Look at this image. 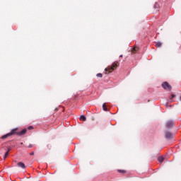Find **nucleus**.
<instances>
[{
	"label": "nucleus",
	"mask_w": 181,
	"mask_h": 181,
	"mask_svg": "<svg viewBox=\"0 0 181 181\" xmlns=\"http://www.w3.org/2000/svg\"><path fill=\"white\" fill-rule=\"evenodd\" d=\"M119 66V62L115 61V62L112 63L111 66H109L105 69V71L108 73H112L113 70H115L117 67Z\"/></svg>",
	"instance_id": "obj_1"
},
{
	"label": "nucleus",
	"mask_w": 181,
	"mask_h": 181,
	"mask_svg": "<svg viewBox=\"0 0 181 181\" xmlns=\"http://www.w3.org/2000/svg\"><path fill=\"white\" fill-rule=\"evenodd\" d=\"M161 86L164 90H167L168 91H170L172 90V86H170L168 82H163Z\"/></svg>",
	"instance_id": "obj_2"
},
{
	"label": "nucleus",
	"mask_w": 181,
	"mask_h": 181,
	"mask_svg": "<svg viewBox=\"0 0 181 181\" xmlns=\"http://www.w3.org/2000/svg\"><path fill=\"white\" fill-rule=\"evenodd\" d=\"M175 125V123L173 122V121L172 120H170V121H168L165 124V127L166 128L169 129V128H173Z\"/></svg>",
	"instance_id": "obj_3"
},
{
	"label": "nucleus",
	"mask_w": 181,
	"mask_h": 181,
	"mask_svg": "<svg viewBox=\"0 0 181 181\" xmlns=\"http://www.w3.org/2000/svg\"><path fill=\"white\" fill-rule=\"evenodd\" d=\"M165 136L166 139H171V138H173V134L170 132H165Z\"/></svg>",
	"instance_id": "obj_4"
},
{
	"label": "nucleus",
	"mask_w": 181,
	"mask_h": 181,
	"mask_svg": "<svg viewBox=\"0 0 181 181\" xmlns=\"http://www.w3.org/2000/svg\"><path fill=\"white\" fill-rule=\"evenodd\" d=\"M27 132H28V129H24L22 131L18 132L17 135H18L19 136H22V135H25V134H26Z\"/></svg>",
	"instance_id": "obj_5"
},
{
	"label": "nucleus",
	"mask_w": 181,
	"mask_h": 181,
	"mask_svg": "<svg viewBox=\"0 0 181 181\" xmlns=\"http://www.w3.org/2000/svg\"><path fill=\"white\" fill-rule=\"evenodd\" d=\"M17 166H18V168H22V169H26V165H25V163L22 162L18 163Z\"/></svg>",
	"instance_id": "obj_6"
},
{
	"label": "nucleus",
	"mask_w": 181,
	"mask_h": 181,
	"mask_svg": "<svg viewBox=\"0 0 181 181\" xmlns=\"http://www.w3.org/2000/svg\"><path fill=\"white\" fill-rule=\"evenodd\" d=\"M16 131H18V128L12 129L11 132L8 134H10V136L15 135V134H16V135H18V132H16Z\"/></svg>",
	"instance_id": "obj_7"
},
{
	"label": "nucleus",
	"mask_w": 181,
	"mask_h": 181,
	"mask_svg": "<svg viewBox=\"0 0 181 181\" xmlns=\"http://www.w3.org/2000/svg\"><path fill=\"white\" fill-rule=\"evenodd\" d=\"M138 50H139V47L135 46L132 50V52L133 54H135V53H136V52H138Z\"/></svg>",
	"instance_id": "obj_8"
},
{
	"label": "nucleus",
	"mask_w": 181,
	"mask_h": 181,
	"mask_svg": "<svg viewBox=\"0 0 181 181\" xmlns=\"http://www.w3.org/2000/svg\"><path fill=\"white\" fill-rule=\"evenodd\" d=\"M175 97H176V95L172 94L171 97L170 98V103H173L175 100H173V98H175Z\"/></svg>",
	"instance_id": "obj_9"
},
{
	"label": "nucleus",
	"mask_w": 181,
	"mask_h": 181,
	"mask_svg": "<svg viewBox=\"0 0 181 181\" xmlns=\"http://www.w3.org/2000/svg\"><path fill=\"white\" fill-rule=\"evenodd\" d=\"M8 136H11V134H10L9 133L7 134H5V135H4V136H1V139H6V138H7Z\"/></svg>",
	"instance_id": "obj_10"
},
{
	"label": "nucleus",
	"mask_w": 181,
	"mask_h": 181,
	"mask_svg": "<svg viewBox=\"0 0 181 181\" xmlns=\"http://www.w3.org/2000/svg\"><path fill=\"white\" fill-rule=\"evenodd\" d=\"M103 111H108V109L107 108V105L105 103H103Z\"/></svg>",
	"instance_id": "obj_11"
},
{
	"label": "nucleus",
	"mask_w": 181,
	"mask_h": 181,
	"mask_svg": "<svg viewBox=\"0 0 181 181\" xmlns=\"http://www.w3.org/2000/svg\"><path fill=\"white\" fill-rule=\"evenodd\" d=\"M86 116L81 115V116L80 117V120H81V121H86Z\"/></svg>",
	"instance_id": "obj_12"
},
{
	"label": "nucleus",
	"mask_w": 181,
	"mask_h": 181,
	"mask_svg": "<svg viewBox=\"0 0 181 181\" xmlns=\"http://www.w3.org/2000/svg\"><path fill=\"white\" fill-rule=\"evenodd\" d=\"M117 172H119V173H127V171L124 170H118Z\"/></svg>",
	"instance_id": "obj_13"
},
{
	"label": "nucleus",
	"mask_w": 181,
	"mask_h": 181,
	"mask_svg": "<svg viewBox=\"0 0 181 181\" xmlns=\"http://www.w3.org/2000/svg\"><path fill=\"white\" fill-rule=\"evenodd\" d=\"M156 46L157 47H160V46H162V43H161L160 42H157V43L156 44Z\"/></svg>",
	"instance_id": "obj_14"
},
{
	"label": "nucleus",
	"mask_w": 181,
	"mask_h": 181,
	"mask_svg": "<svg viewBox=\"0 0 181 181\" xmlns=\"http://www.w3.org/2000/svg\"><path fill=\"white\" fill-rule=\"evenodd\" d=\"M163 160H165V158L161 156V157L158 158V161L159 162H163Z\"/></svg>",
	"instance_id": "obj_15"
},
{
	"label": "nucleus",
	"mask_w": 181,
	"mask_h": 181,
	"mask_svg": "<svg viewBox=\"0 0 181 181\" xmlns=\"http://www.w3.org/2000/svg\"><path fill=\"white\" fill-rule=\"evenodd\" d=\"M97 77H100V78H103V74L101 73H99V74H97Z\"/></svg>",
	"instance_id": "obj_16"
},
{
	"label": "nucleus",
	"mask_w": 181,
	"mask_h": 181,
	"mask_svg": "<svg viewBox=\"0 0 181 181\" xmlns=\"http://www.w3.org/2000/svg\"><path fill=\"white\" fill-rule=\"evenodd\" d=\"M8 155H9V153H8V151H7V152H6V153L4 155V159L8 158Z\"/></svg>",
	"instance_id": "obj_17"
},
{
	"label": "nucleus",
	"mask_w": 181,
	"mask_h": 181,
	"mask_svg": "<svg viewBox=\"0 0 181 181\" xmlns=\"http://www.w3.org/2000/svg\"><path fill=\"white\" fill-rule=\"evenodd\" d=\"M28 129L30 130V129H33V126H30L28 127Z\"/></svg>",
	"instance_id": "obj_18"
},
{
	"label": "nucleus",
	"mask_w": 181,
	"mask_h": 181,
	"mask_svg": "<svg viewBox=\"0 0 181 181\" xmlns=\"http://www.w3.org/2000/svg\"><path fill=\"white\" fill-rule=\"evenodd\" d=\"M30 156L35 155V152L32 151L31 153H30Z\"/></svg>",
	"instance_id": "obj_19"
},
{
	"label": "nucleus",
	"mask_w": 181,
	"mask_h": 181,
	"mask_svg": "<svg viewBox=\"0 0 181 181\" xmlns=\"http://www.w3.org/2000/svg\"><path fill=\"white\" fill-rule=\"evenodd\" d=\"M9 151H11V148H8L7 152L9 153Z\"/></svg>",
	"instance_id": "obj_20"
},
{
	"label": "nucleus",
	"mask_w": 181,
	"mask_h": 181,
	"mask_svg": "<svg viewBox=\"0 0 181 181\" xmlns=\"http://www.w3.org/2000/svg\"><path fill=\"white\" fill-rule=\"evenodd\" d=\"M158 4H156L155 5H154V8H156V6H157Z\"/></svg>",
	"instance_id": "obj_21"
},
{
	"label": "nucleus",
	"mask_w": 181,
	"mask_h": 181,
	"mask_svg": "<svg viewBox=\"0 0 181 181\" xmlns=\"http://www.w3.org/2000/svg\"><path fill=\"white\" fill-rule=\"evenodd\" d=\"M29 148H32V145H30V146H29Z\"/></svg>",
	"instance_id": "obj_22"
},
{
	"label": "nucleus",
	"mask_w": 181,
	"mask_h": 181,
	"mask_svg": "<svg viewBox=\"0 0 181 181\" xmlns=\"http://www.w3.org/2000/svg\"><path fill=\"white\" fill-rule=\"evenodd\" d=\"M119 57H123V55H120Z\"/></svg>",
	"instance_id": "obj_23"
},
{
	"label": "nucleus",
	"mask_w": 181,
	"mask_h": 181,
	"mask_svg": "<svg viewBox=\"0 0 181 181\" xmlns=\"http://www.w3.org/2000/svg\"><path fill=\"white\" fill-rule=\"evenodd\" d=\"M47 148H49V145H47Z\"/></svg>",
	"instance_id": "obj_24"
},
{
	"label": "nucleus",
	"mask_w": 181,
	"mask_h": 181,
	"mask_svg": "<svg viewBox=\"0 0 181 181\" xmlns=\"http://www.w3.org/2000/svg\"><path fill=\"white\" fill-rule=\"evenodd\" d=\"M180 101H181V96H180Z\"/></svg>",
	"instance_id": "obj_25"
}]
</instances>
